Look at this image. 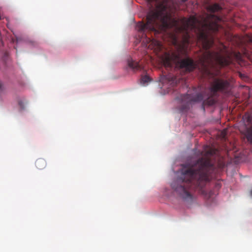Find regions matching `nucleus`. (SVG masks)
<instances>
[{
	"mask_svg": "<svg viewBox=\"0 0 252 252\" xmlns=\"http://www.w3.org/2000/svg\"><path fill=\"white\" fill-rule=\"evenodd\" d=\"M214 153V150L210 148L193 165L184 167L180 176L171 183L172 188L184 200H192L191 191L193 190L204 195L207 194L204 188L210 181L215 169L210 157Z\"/></svg>",
	"mask_w": 252,
	"mask_h": 252,
	"instance_id": "nucleus-1",
	"label": "nucleus"
},
{
	"mask_svg": "<svg viewBox=\"0 0 252 252\" xmlns=\"http://www.w3.org/2000/svg\"><path fill=\"white\" fill-rule=\"evenodd\" d=\"M212 17L215 21L207 22L203 27L199 28L197 38L198 43L201 45L205 50L199 59L202 70L209 76L214 77L219 73V69L216 66L220 67L228 65L231 63V58L228 55L223 56L219 52L209 50L214 42L211 32L219 30L220 25L218 22L222 20L219 16L213 15Z\"/></svg>",
	"mask_w": 252,
	"mask_h": 252,
	"instance_id": "nucleus-2",
	"label": "nucleus"
},
{
	"mask_svg": "<svg viewBox=\"0 0 252 252\" xmlns=\"http://www.w3.org/2000/svg\"><path fill=\"white\" fill-rule=\"evenodd\" d=\"M230 83L224 79L215 78L211 83L207 92L205 91L196 94L194 95L186 94L182 95L181 99L184 103L180 106V111L182 113L187 112L189 108V105L193 102H200L204 99L202 107L205 110V106H212L217 102L216 97L218 93L226 94L229 88Z\"/></svg>",
	"mask_w": 252,
	"mask_h": 252,
	"instance_id": "nucleus-3",
	"label": "nucleus"
},
{
	"mask_svg": "<svg viewBox=\"0 0 252 252\" xmlns=\"http://www.w3.org/2000/svg\"><path fill=\"white\" fill-rule=\"evenodd\" d=\"M147 41H149V47L154 50L165 65L171 66L173 63L180 68L184 69L188 72L193 71L196 68L197 64L190 58L187 57L181 59L182 54L183 52L185 53L183 50L180 49L177 52L170 53L165 51L163 45L159 41L148 38Z\"/></svg>",
	"mask_w": 252,
	"mask_h": 252,
	"instance_id": "nucleus-4",
	"label": "nucleus"
},
{
	"mask_svg": "<svg viewBox=\"0 0 252 252\" xmlns=\"http://www.w3.org/2000/svg\"><path fill=\"white\" fill-rule=\"evenodd\" d=\"M127 64L128 66L134 71L140 70L143 69V66L138 62L134 61L130 58L127 59Z\"/></svg>",
	"mask_w": 252,
	"mask_h": 252,
	"instance_id": "nucleus-5",
	"label": "nucleus"
},
{
	"mask_svg": "<svg viewBox=\"0 0 252 252\" xmlns=\"http://www.w3.org/2000/svg\"><path fill=\"white\" fill-rule=\"evenodd\" d=\"M244 134L247 141L252 144V125L246 128Z\"/></svg>",
	"mask_w": 252,
	"mask_h": 252,
	"instance_id": "nucleus-6",
	"label": "nucleus"
},
{
	"mask_svg": "<svg viewBox=\"0 0 252 252\" xmlns=\"http://www.w3.org/2000/svg\"><path fill=\"white\" fill-rule=\"evenodd\" d=\"M195 21V18L189 19L186 22V27L185 28L195 30L196 29Z\"/></svg>",
	"mask_w": 252,
	"mask_h": 252,
	"instance_id": "nucleus-7",
	"label": "nucleus"
},
{
	"mask_svg": "<svg viewBox=\"0 0 252 252\" xmlns=\"http://www.w3.org/2000/svg\"><path fill=\"white\" fill-rule=\"evenodd\" d=\"M35 166L38 169H43L46 166V162L43 158H38L35 161Z\"/></svg>",
	"mask_w": 252,
	"mask_h": 252,
	"instance_id": "nucleus-8",
	"label": "nucleus"
},
{
	"mask_svg": "<svg viewBox=\"0 0 252 252\" xmlns=\"http://www.w3.org/2000/svg\"><path fill=\"white\" fill-rule=\"evenodd\" d=\"M209 10L211 12L215 13L216 12L221 10V7L219 4L215 3L210 6Z\"/></svg>",
	"mask_w": 252,
	"mask_h": 252,
	"instance_id": "nucleus-9",
	"label": "nucleus"
},
{
	"mask_svg": "<svg viewBox=\"0 0 252 252\" xmlns=\"http://www.w3.org/2000/svg\"><path fill=\"white\" fill-rule=\"evenodd\" d=\"M151 81V79L148 75L142 76L141 79V83L145 85L146 83Z\"/></svg>",
	"mask_w": 252,
	"mask_h": 252,
	"instance_id": "nucleus-10",
	"label": "nucleus"
},
{
	"mask_svg": "<svg viewBox=\"0 0 252 252\" xmlns=\"http://www.w3.org/2000/svg\"><path fill=\"white\" fill-rule=\"evenodd\" d=\"M5 90V87L3 82L0 80V93H2Z\"/></svg>",
	"mask_w": 252,
	"mask_h": 252,
	"instance_id": "nucleus-11",
	"label": "nucleus"
},
{
	"mask_svg": "<svg viewBox=\"0 0 252 252\" xmlns=\"http://www.w3.org/2000/svg\"><path fill=\"white\" fill-rule=\"evenodd\" d=\"M18 104L22 109H24L25 107V104L23 101L19 100L18 101Z\"/></svg>",
	"mask_w": 252,
	"mask_h": 252,
	"instance_id": "nucleus-12",
	"label": "nucleus"
},
{
	"mask_svg": "<svg viewBox=\"0 0 252 252\" xmlns=\"http://www.w3.org/2000/svg\"><path fill=\"white\" fill-rule=\"evenodd\" d=\"M250 194H251V196L252 197V189L251 190V191L250 192Z\"/></svg>",
	"mask_w": 252,
	"mask_h": 252,
	"instance_id": "nucleus-13",
	"label": "nucleus"
},
{
	"mask_svg": "<svg viewBox=\"0 0 252 252\" xmlns=\"http://www.w3.org/2000/svg\"><path fill=\"white\" fill-rule=\"evenodd\" d=\"M250 42H252V38H251V39H250Z\"/></svg>",
	"mask_w": 252,
	"mask_h": 252,
	"instance_id": "nucleus-14",
	"label": "nucleus"
}]
</instances>
